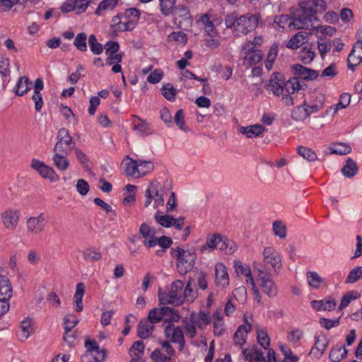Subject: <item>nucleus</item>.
I'll list each match as a JSON object with an SVG mask.
<instances>
[{
  "label": "nucleus",
  "mask_w": 362,
  "mask_h": 362,
  "mask_svg": "<svg viewBox=\"0 0 362 362\" xmlns=\"http://www.w3.org/2000/svg\"><path fill=\"white\" fill-rule=\"evenodd\" d=\"M299 9L295 11L294 25L297 28H308L317 21V13L325 12L327 5L324 0H304L298 2Z\"/></svg>",
  "instance_id": "nucleus-1"
},
{
  "label": "nucleus",
  "mask_w": 362,
  "mask_h": 362,
  "mask_svg": "<svg viewBox=\"0 0 362 362\" xmlns=\"http://www.w3.org/2000/svg\"><path fill=\"white\" fill-rule=\"evenodd\" d=\"M259 20L258 16L250 13L238 16L237 12H232L225 16V24L227 28L232 30L235 36H240L255 30Z\"/></svg>",
  "instance_id": "nucleus-2"
},
{
  "label": "nucleus",
  "mask_w": 362,
  "mask_h": 362,
  "mask_svg": "<svg viewBox=\"0 0 362 362\" xmlns=\"http://www.w3.org/2000/svg\"><path fill=\"white\" fill-rule=\"evenodd\" d=\"M171 255L177 259V269L182 275L192 270L197 260V253L191 250H184L180 247H172Z\"/></svg>",
  "instance_id": "nucleus-3"
},
{
  "label": "nucleus",
  "mask_w": 362,
  "mask_h": 362,
  "mask_svg": "<svg viewBox=\"0 0 362 362\" xmlns=\"http://www.w3.org/2000/svg\"><path fill=\"white\" fill-rule=\"evenodd\" d=\"M57 142L54 146L53 151H59L69 155L72 148H75V141L70 136L68 130L65 128H61L57 133Z\"/></svg>",
  "instance_id": "nucleus-4"
},
{
  "label": "nucleus",
  "mask_w": 362,
  "mask_h": 362,
  "mask_svg": "<svg viewBox=\"0 0 362 362\" xmlns=\"http://www.w3.org/2000/svg\"><path fill=\"white\" fill-rule=\"evenodd\" d=\"M267 358L268 360L264 356L262 350L256 348H252L250 351L248 349H243L242 351L243 355L246 360L250 362H276L275 351L273 349H267Z\"/></svg>",
  "instance_id": "nucleus-5"
},
{
  "label": "nucleus",
  "mask_w": 362,
  "mask_h": 362,
  "mask_svg": "<svg viewBox=\"0 0 362 362\" xmlns=\"http://www.w3.org/2000/svg\"><path fill=\"white\" fill-rule=\"evenodd\" d=\"M284 80L285 77L281 73L274 72L265 85V88L268 91H272L274 95L280 96L284 93Z\"/></svg>",
  "instance_id": "nucleus-6"
},
{
  "label": "nucleus",
  "mask_w": 362,
  "mask_h": 362,
  "mask_svg": "<svg viewBox=\"0 0 362 362\" xmlns=\"http://www.w3.org/2000/svg\"><path fill=\"white\" fill-rule=\"evenodd\" d=\"M167 338H170V341L180 346L182 351L185 344V340L182 328L180 326L175 327L173 324H168L164 330Z\"/></svg>",
  "instance_id": "nucleus-7"
},
{
  "label": "nucleus",
  "mask_w": 362,
  "mask_h": 362,
  "mask_svg": "<svg viewBox=\"0 0 362 362\" xmlns=\"http://www.w3.org/2000/svg\"><path fill=\"white\" fill-rule=\"evenodd\" d=\"M362 62V40H358L354 45L347 58V67L352 71Z\"/></svg>",
  "instance_id": "nucleus-8"
},
{
  "label": "nucleus",
  "mask_w": 362,
  "mask_h": 362,
  "mask_svg": "<svg viewBox=\"0 0 362 362\" xmlns=\"http://www.w3.org/2000/svg\"><path fill=\"white\" fill-rule=\"evenodd\" d=\"M31 167L37 170L42 177L49 179L51 182L59 180V176L56 174L54 169L52 167L46 165L43 162L39 160L33 159Z\"/></svg>",
  "instance_id": "nucleus-9"
},
{
  "label": "nucleus",
  "mask_w": 362,
  "mask_h": 362,
  "mask_svg": "<svg viewBox=\"0 0 362 362\" xmlns=\"http://www.w3.org/2000/svg\"><path fill=\"white\" fill-rule=\"evenodd\" d=\"M158 298L159 305L165 306L170 304L173 306H180L183 304V298L175 297L169 291H163L161 288H158Z\"/></svg>",
  "instance_id": "nucleus-10"
},
{
  "label": "nucleus",
  "mask_w": 362,
  "mask_h": 362,
  "mask_svg": "<svg viewBox=\"0 0 362 362\" xmlns=\"http://www.w3.org/2000/svg\"><path fill=\"white\" fill-rule=\"evenodd\" d=\"M122 15L126 23L124 30L132 31L139 22L141 15L140 11L136 8H130L126 9Z\"/></svg>",
  "instance_id": "nucleus-11"
},
{
  "label": "nucleus",
  "mask_w": 362,
  "mask_h": 362,
  "mask_svg": "<svg viewBox=\"0 0 362 362\" xmlns=\"http://www.w3.org/2000/svg\"><path fill=\"white\" fill-rule=\"evenodd\" d=\"M292 70L295 75L305 81H313L319 76L317 71L307 68L300 64L292 66Z\"/></svg>",
  "instance_id": "nucleus-12"
},
{
  "label": "nucleus",
  "mask_w": 362,
  "mask_h": 362,
  "mask_svg": "<svg viewBox=\"0 0 362 362\" xmlns=\"http://www.w3.org/2000/svg\"><path fill=\"white\" fill-rule=\"evenodd\" d=\"M1 216L3 224L6 229L15 230L19 221V214L17 211L6 210L1 214Z\"/></svg>",
  "instance_id": "nucleus-13"
},
{
  "label": "nucleus",
  "mask_w": 362,
  "mask_h": 362,
  "mask_svg": "<svg viewBox=\"0 0 362 362\" xmlns=\"http://www.w3.org/2000/svg\"><path fill=\"white\" fill-rule=\"evenodd\" d=\"M216 283L220 288H225L229 284V276L226 266L222 263H218L215 266Z\"/></svg>",
  "instance_id": "nucleus-14"
},
{
  "label": "nucleus",
  "mask_w": 362,
  "mask_h": 362,
  "mask_svg": "<svg viewBox=\"0 0 362 362\" xmlns=\"http://www.w3.org/2000/svg\"><path fill=\"white\" fill-rule=\"evenodd\" d=\"M315 345L312 347L309 354H312L315 358H320L328 346L329 341L325 335L315 336Z\"/></svg>",
  "instance_id": "nucleus-15"
},
{
  "label": "nucleus",
  "mask_w": 362,
  "mask_h": 362,
  "mask_svg": "<svg viewBox=\"0 0 362 362\" xmlns=\"http://www.w3.org/2000/svg\"><path fill=\"white\" fill-rule=\"evenodd\" d=\"M46 222L42 214L37 217H30L27 222L28 230L34 234H38L44 230Z\"/></svg>",
  "instance_id": "nucleus-16"
},
{
  "label": "nucleus",
  "mask_w": 362,
  "mask_h": 362,
  "mask_svg": "<svg viewBox=\"0 0 362 362\" xmlns=\"http://www.w3.org/2000/svg\"><path fill=\"white\" fill-rule=\"evenodd\" d=\"M195 314L192 313L190 315V319L188 320L187 317L182 320L183 327L186 331V334L190 339H193L197 334L196 326L200 329H203L202 325L199 323V320H194Z\"/></svg>",
  "instance_id": "nucleus-17"
},
{
  "label": "nucleus",
  "mask_w": 362,
  "mask_h": 362,
  "mask_svg": "<svg viewBox=\"0 0 362 362\" xmlns=\"http://www.w3.org/2000/svg\"><path fill=\"white\" fill-rule=\"evenodd\" d=\"M266 128L262 124H252L247 127H241L239 132L245 134L248 138L257 137L266 132Z\"/></svg>",
  "instance_id": "nucleus-18"
},
{
  "label": "nucleus",
  "mask_w": 362,
  "mask_h": 362,
  "mask_svg": "<svg viewBox=\"0 0 362 362\" xmlns=\"http://www.w3.org/2000/svg\"><path fill=\"white\" fill-rule=\"evenodd\" d=\"M31 81L26 76L20 77L13 88V92L16 95L23 96L31 89Z\"/></svg>",
  "instance_id": "nucleus-19"
},
{
  "label": "nucleus",
  "mask_w": 362,
  "mask_h": 362,
  "mask_svg": "<svg viewBox=\"0 0 362 362\" xmlns=\"http://www.w3.org/2000/svg\"><path fill=\"white\" fill-rule=\"evenodd\" d=\"M309 33L300 31L294 35L288 42L286 47L291 49H297L303 45L308 40Z\"/></svg>",
  "instance_id": "nucleus-20"
},
{
  "label": "nucleus",
  "mask_w": 362,
  "mask_h": 362,
  "mask_svg": "<svg viewBox=\"0 0 362 362\" xmlns=\"http://www.w3.org/2000/svg\"><path fill=\"white\" fill-rule=\"evenodd\" d=\"M294 15L295 12L289 15H280L276 16L274 18V23H276L279 28L284 29L286 26L291 28L293 29H307L306 28H297V26L294 25Z\"/></svg>",
  "instance_id": "nucleus-21"
},
{
  "label": "nucleus",
  "mask_w": 362,
  "mask_h": 362,
  "mask_svg": "<svg viewBox=\"0 0 362 362\" xmlns=\"http://www.w3.org/2000/svg\"><path fill=\"white\" fill-rule=\"evenodd\" d=\"M173 244L172 239L166 235H162L160 238H153V240H144V245L148 247H153L158 245L162 248L167 250Z\"/></svg>",
  "instance_id": "nucleus-22"
},
{
  "label": "nucleus",
  "mask_w": 362,
  "mask_h": 362,
  "mask_svg": "<svg viewBox=\"0 0 362 362\" xmlns=\"http://www.w3.org/2000/svg\"><path fill=\"white\" fill-rule=\"evenodd\" d=\"M261 286L263 292L268 296L274 297L277 295V287L269 276H261Z\"/></svg>",
  "instance_id": "nucleus-23"
},
{
  "label": "nucleus",
  "mask_w": 362,
  "mask_h": 362,
  "mask_svg": "<svg viewBox=\"0 0 362 362\" xmlns=\"http://www.w3.org/2000/svg\"><path fill=\"white\" fill-rule=\"evenodd\" d=\"M199 22L204 25V29L209 36L214 37L218 35V32L214 26V22L211 21V14L208 13L202 14Z\"/></svg>",
  "instance_id": "nucleus-24"
},
{
  "label": "nucleus",
  "mask_w": 362,
  "mask_h": 362,
  "mask_svg": "<svg viewBox=\"0 0 362 362\" xmlns=\"http://www.w3.org/2000/svg\"><path fill=\"white\" fill-rule=\"evenodd\" d=\"M13 294V289L9 279L0 275V298L9 300Z\"/></svg>",
  "instance_id": "nucleus-25"
},
{
  "label": "nucleus",
  "mask_w": 362,
  "mask_h": 362,
  "mask_svg": "<svg viewBox=\"0 0 362 362\" xmlns=\"http://www.w3.org/2000/svg\"><path fill=\"white\" fill-rule=\"evenodd\" d=\"M154 329V326L148 320H142L137 325V336L143 339L148 338Z\"/></svg>",
  "instance_id": "nucleus-26"
},
{
  "label": "nucleus",
  "mask_w": 362,
  "mask_h": 362,
  "mask_svg": "<svg viewBox=\"0 0 362 362\" xmlns=\"http://www.w3.org/2000/svg\"><path fill=\"white\" fill-rule=\"evenodd\" d=\"M127 159H129V162L126 163V168L124 169V173L127 176H131L134 177H139L141 176L139 175V160H136L132 158H130L129 156H127Z\"/></svg>",
  "instance_id": "nucleus-27"
},
{
  "label": "nucleus",
  "mask_w": 362,
  "mask_h": 362,
  "mask_svg": "<svg viewBox=\"0 0 362 362\" xmlns=\"http://www.w3.org/2000/svg\"><path fill=\"white\" fill-rule=\"evenodd\" d=\"M162 310L164 311L165 322L173 324V322H176L180 320V315L177 310L168 306H162Z\"/></svg>",
  "instance_id": "nucleus-28"
},
{
  "label": "nucleus",
  "mask_w": 362,
  "mask_h": 362,
  "mask_svg": "<svg viewBox=\"0 0 362 362\" xmlns=\"http://www.w3.org/2000/svg\"><path fill=\"white\" fill-rule=\"evenodd\" d=\"M348 351L346 349L345 346H339L337 344L329 353V358L333 362H339L347 355Z\"/></svg>",
  "instance_id": "nucleus-29"
},
{
  "label": "nucleus",
  "mask_w": 362,
  "mask_h": 362,
  "mask_svg": "<svg viewBox=\"0 0 362 362\" xmlns=\"http://www.w3.org/2000/svg\"><path fill=\"white\" fill-rule=\"evenodd\" d=\"M263 57V54L261 50L255 49L252 52H246L244 60L247 66H252L253 65L259 63Z\"/></svg>",
  "instance_id": "nucleus-30"
},
{
  "label": "nucleus",
  "mask_w": 362,
  "mask_h": 362,
  "mask_svg": "<svg viewBox=\"0 0 362 362\" xmlns=\"http://www.w3.org/2000/svg\"><path fill=\"white\" fill-rule=\"evenodd\" d=\"M55 153L53 156L54 165L57 169L62 171L66 170L69 165V162L66 158L67 155L59 151H54Z\"/></svg>",
  "instance_id": "nucleus-31"
},
{
  "label": "nucleus",
  "mask_w": 362,
  "mask_h": 362,
  "mask_svg": "<svg viewBox=\"0 0 362 362\" xmlns=\"http://www.w3.org/2000/svg\"><path fill=\"white\" fill-rule=\"evenodd\" d=\"M221 239L222 236L220 234H214L208 237L206 243L200 247L201 252H203L208 249H219Z\"/></svg>",
  "instance_id": "nucleus-32"
},
{
  "label": "nucleus",
  "mask_w": 362,
  "mask_h": 362,
  "mask_svg": "<svg viewBox=\"0 0 362 362\" xmlns=\"http://www.w3.org/2000/svg\"><path fill=\"white\" fill-rule=\"evenodd\" d=\"M85 292V286L83 283H78L76 285V290L74 294V303L76 305V312H81L83 309V297Z\"/></svg>",
  "instance_id": "nucleus-33"
},
{
  "label": "nucleus",
  "mask_w": 362,
  "mask_h": 362,
  "mask_svg": "<svg viewBox=\"0 0 362 362\" xmlns=\"http://www.w3.org/2000/svg\"><path fill=\"white\" fill-rule=\"evenodd\" d=\"M78 320L76 315L74 314L66 315L64 318V339L67 343H70L71 341L67 339V333L70 332L71 329L78 324Z\"/></svg>",
  "instance_id": "nucleus-34"
},
{
  "label": "nucleus",
  "mask_w": 362,
  "mask_h": 362,
  "mask_svg": "<svg viewBox=\"0 0 362 362\" xmlns=\"http://www.w3.org/2000/svg\"><path fill=\"white\" fill-rule=\"evenodd\" d=\"M175 4L176 0H159L161 14L165 17L173 15Z\"/></svg>",
  "instance_id": "nucleus-35"
},
{
  "label": "nucleus",
  "mask_w": 362,
  "mask_h": 362,
  "mask_svg": "<svg viewBox=\"0 0 362 362\" xmlns=\"http://www.w3.org/2000/svg\"><path fill=\"white\" fill-rule=\"evenodd\" d=\"M341 172L346 177L350 178L357 173L358 166L352 158H349L346 161V164L341 168Z\"/></svg>",
  "instance_id": "nucleus-36"
},
{
  "label": "nucleus",
  "mask_w": 362,
  "mask_h": 362,
  "mask_svg": "<svg viewBox=\"0 0 362 362\" xmlns=\"http://www.w3.org/2000/svg\"><path fill=\"white\" fill-rule=\"evenodd\" d=\"M306 100L300 105L295 107L291 112V117L296 121H303L308 117V112L305 110Z\"/></svg>",
  "instance_id": "nucleus-37"
},
{
  "label": "nucleus",
  "mask_w": 362,
  "mask_h": 362,
  "mask_svg": "<svg viewBox=\"0 0 362 362\" xmlns=\"http://www.w3.org/2000/svg\"><path fill=\"white\" fill-rule=\"evenodd\" d=\"M315 57V53L313 50L312 47H308L307 46L303 47L299 52V58L304 64H310Z\"/></svg>",
  "instance_id": "nucleus-38"
},
{
  "label": "nucleus",
  "mask_w": 362,
  "mask_h": 362,
  "mask_svg": "<svg viewBox=\"0 0 362 362\" xmlns=\"http://www.w3.org/2000/svg\"><path fill=\"white\" fill-rule=\"evenodd\" d=\"M325 98L322 95H319L316 97V100L314 104L308 105L306 104L305 107L306 112H308V117L313 113H316L323 108Z\"/></svg>",
  "instance_id": "nucleus-39"
},
{
  "label": "nucleus",
  "mask_w": 362,
  "mask_h": 362,
  "mask_svg": "<svg viewBox=\"0 0 362 362\" xmlns=\"http://www.w3.org/2000/svg\"><path fill=\"white\" fill-rule=\"evenodd\" d=\"M164 319V311L160 308H154L151 309L148 314V321L151 324H156Z\"/></svg>",
  "instance_id": "nucleus-40"
},
{
  "label": "nucleus",
  "mask_w": 362,
  "mask_h": 362,
  "mask_svg": "<svg viewBox=\"0 0 362 362\" xmlns=\"http://www.w3.org/2000/svg\"><path fill=\"white\" fill-rule=\"evenodd\" d=\"M122 14H117L112 18L110 25L113 29V32L115 33V35H117V32L128 31L127 30H124V28L126 27V23L125 21H122Z\"/></svg>",
  "instance_id": "nucleus-41"
},
{
  "label": "nucleus",
  "mask_w": 362,
  "mask_h": 362,
  "mask_svg": "<svg viewBox=\"0 0 362 362\" xmlns=\"http://www.w3.org/2000/svg\"><path fill=\"white\" fill-rule=\"evenodd\" d=\"M162 95L169 101H174L177 93L176 89L170 83H164L161 88Z\"/></svg>",
  "instance_id": "nucleus-42"
},
{
  "label": "nucleus",
  "mask_w": 362,
  "mask_h": 362,
  "mask_svg": "<svg viewBox=\"0 0 362 362\" xmlns=\"http://www.w3.org/2000/svg\"><path fill=\"white\" fill-rule=\"evenodd\" d=\"M331 153L337 155H346L351 152V147L344 143H337L330 147Z\"/></svg>",
  "instance_id": "nucleus-43"
},
{
  "label": "nucleus",
  "mask_w": 362,
  "mask_h": 362,
  "mask_svg": "<svg viewBox=\"0 0 362 362\" xmlns=\"http://www.w3.org/2000/svg\"><path fill=\"white\" fill-rule=\"evenodd\" d=\"M160 211H157L154 218L156 222L163 227L170 228L172 226L173 216L170 215H160Z\"/></svg>",
  "instance_id": "nucleus-44"
},
{
  "label": "nucleus",
  "mask_w": 362,
  "mask_h": 362,
  "mask_svg": "<svg viewBox=\"0 0 362 362\" xmlns=\"http://www.w3.org/2000/svg\"><path fill=\"white\" fill-rule=\"evenodd\" d=\"M237 249L236 244L228 238L223 239L222 238L221 244L219 245V249L221 251H225L226 253L232 254Z\"/></svg>",
  "instance_id": "nucleus-45"
},
{
  "label": "nucleus",
  "mask_w": 362,
  "mask_h": 362,
  "mask_svg": "<svg viewBox=\"0 0 362 362\" xmlns=\"http://www.w3.org/2000/svg\"><path fill=\"white\" fill-rule=\"evenodd\" d=\"M298 153L308 161H314L317 159V154L314 151L303 146L298 148Z\"/></svg>",
  "instance_id": "nucleus-46"
},
{
  "label": "nucleus",
  "mask_w": 362,
  "mask_h": 362,
  "mask_svg": "<svg viewBox=\"0 0 362 362\" xmlns=\"http://www.w3.org/2000/svg\"><path fill=\"white\" fill-rule=\"evenodd\" d=\"M88 44L91 52L94 54H100L103 51L102 44L98 42L95 35L92 34L88 37Z\"/></svg>",
  "instance_id": "nucleus-47"
},
{
  "label": "nucleus",
  "mask_w": 362,
  "mask_h": 362,
  "mask_svg": "<svg viewBox=\"0 0 362 362\" xmlns=\"http://www.w3.org/2000/svg\"><path fill=\"white\" fill-rule=\"evenodd\" d=\"M86 40V34L85 33H80L76 36L74 45L79 51L86 52L87 50Z\"/></svg>",
  "instance_id": "nucleus-48"
},
{
  "label": "nucleus",
  "mask_w": 362,
  "mask_h": 362,
  "mask_svg": "<svg viewBox=\"0 0 362 362\" xmlns=\"http://www.w3.org/2000/svg\"><path fill=\"white\" fill-rule=\"evenodd\" d=\"M136 119L138 120L137 122L135 119L133 121L134 129L137 130L141 136L149 134L151 133L149 124L145 121L141 120L139 117H136Z\"/></svg>",
  "instance_id": "nucleus-49"
},
{
  "label": "nucleus",
  "mask_w": 362,
  "mask_h": 362,
  "mask_svg": "<svg viewBox=\"0 0 362 362\" xmlns=\"http://www.w3.org/2000/svg\"><path fill=\"white\" fill-rule=\"evenodd\" d=\"M257 338L259 344L264 349H269L270 346V338L266 330L264 329H258L257 331Z\"/></svg>",
  "instance_id": "nucleus-50"
},
{
  "label": "nucleus",
  "mask_w": 362,
  "mask_h": 362,
  "mask_svg": "<svg viewBox=\"0 0 362 362\" xmlns=\"http://www.w3.org/2000/svg\"><path fill=\"white\" fill-rule=\"evenodd\" d=\"M362 278V266L356 267L349 272L346 284H354Z\"/></svg>",
  "instance_id": "nucleus-51"
},
{
  "label": "nucleus",
  "mask_w": 362,
  "mask_h": 362,
  "mask_svg": "<svg viewBox=\"0 0 362 362\" xmlns=\"http://www.w3.org/2000/svg\"><path fill=\"white\" fill-rule=\"evenodd\" d=\"M83 257L85 261L95 262L102 258V254L95 250L88 249L83 252Z\"/></svg>",
  "instance_id": "nucleus-52"
},
{
  "label": "nucleus",
  "mask_w": 362,
  "mask_h": 362,
  "mask_svg": "<svg viewBox=\"0 0 362 362\" xmlns=\"http://www.w3.org/2000/svg\"><path fill=\"white\" fill-rule=\"evenodd\" d=\"M85 347L86 348L87 351L86 353L81 356V360L83 362H86V360L88 359L90 356H92L94 349H98V345L95 340L91 341L88 339L85 341Z\"/></svg>",
  "instance_id": "nucleus-53"
},
{
  "label": "nucleus",
  "mask_w": 362,
  "mask_h": 362,
  "mask_svg": "<svg viewBox=\"0 0 362 362\" xmlns=\"http://www.w3.org/2000/svg\"><path fill=\"white\" fill-rule=\"evenodd\" d=\"M308 283L310 286L318 288L324 279L316 272H310L308 275Z\"/></svg>",
  "instance_id": "nucleus-54"
},
{
  "label": "nucleus",
  "mask_w": 362,
  "mask_h": 362,
  "mask_svg": "<svg viewBox=\"0 0 362 362\" xmlns=\"http://www.w3.org/2000/svg\"><path fill=\"white\" fill-rule=\"evenodd\" d=\"M117 0H103L98 7L97 8L95 13L98 16L101 15V11L112 9L117 5Z\"/></svg>",
  "instance_id": "nucleus-55"
},
{
  "label": "nucleus",
  "mask_w": 362,
  "mask_h": 362,
  "mask_svg": "<svg viewBox=\"0 0 362 362\" xmlns=\"http://www.w3.org/2000/svg\"><path fill=\"white\" fill-rule=\"evenodd\" d=\"M168 38L169 41H175L181 44H186L187 42V35L181 31L171 33Z\"/></svg>",
  "instance_id": "nucleus-56"
},
{
  "label": "nucleus",
  "mask_w": 362,
  "mask_h": 362,
  "mask_svg": "<svg viewBox=\"0 0 362 362\" xmlns=\"http://www.w3.org/2000/svg\"><path fill=\"white\" fill-rule=\"evenodd\" d=\"M273 230L274 234L280 238H284L286 235V228L281 221H276L273 223Z\"/></svg>",
  "instance_id": "nucleus-57"
},
{
  "label": "nucleus",
  "mask_w": 362,
  "mask_h": 362,
  "mask_svg": "<svg viewBox=\"0 0 362 362\" xmlns=\"http://www.w3.org/2000/svg\"><path fill=\"white\" fill-rule=\"evenodd\" d=\"M75 150V155H76V157L77 158V160H78V162L80 163V164L82 165V167L87 170L88 169V163L89 162V158H88V156L85 154V153L81 150L80 148H74Z\"/></svg>",
  "instance_id": "nucleus-58"
},
{
  "label": "nucleus",
  "mask_w": 362,
  "mask_h": 362,
  "mask_svg": "<svg viewBox=\"0 0 362 362\" xmlns=\"http://www.w3.org/2000/svg\"><path fill=\"white\" fill-rule=\"evenodd\" d=\"M184 283L180 280H175L171 285L169 292L177 298H182L180 292L183 289Z\"/></svg>",
  "instance_id": "nucleus-59"
},
{
  "label": "nucleus",
  "mask_w": 362,
  "mask_h": 362,
  "mask_svg": "<svg viewBox=\"0 0 362 362\" xmlns=\"http://www.w3.org/2000/svg\"><path fill=\"white\" fill-rule=\"evenodd\" d=\"M303 336V332L299 329H294L289 332L287 335V339L291 343L296 344Z\"/></svg>",
  "instance_id": "nucleus-60"
},
{
  "label": "nucleus",
  "mask_w": 362,
  "mask_h": 362,
  "mask_svg": "<svg viewBox=\"0 0 362 362\" xmlns=\"http://www.w3.org/2000/svg\"><path fill=\"white\" fill-rule=\"evenodd\" d=\"M351 100V95L349 93H342L340 96L339 102L336 105V107L334 108V113H336L339 108H345L346 107Z\"/></svg>",
  "instance_id": "nucleus-61"
},
{
  "label": "nucleus",
  "mask_w": 362,
  "mask_h": 362,
  "mask_svg": "<svg viewBox=\"0 0 362 362\" xmlns=\"http://www.w3.org/2000/svg\"><path fill=\"white\" fill-rule=\"evenodd\" d=\"M139 175H145L154 169V165L152 162L139 160Z\"/></svg>",
  "instance_id": "nucleus-62"
},
{
  "label": "nucleus",
  "mask_w": 362,
  "mask_h": 362,
  "mask_svg": "<svg viewBox=\"0 0 362 362\" xmlns=\"http://www.w3.org/2000/svg\"><path fill=\"white\" fill-rule=\"evenodd\" d=\"M175 122L176 125L182 130L185 131L187 129V126L185 124V116L183 113V110L182 109H180L177 111L175 113Z\"/></svg>",
  "instance_id": "nucleus-63"
},
{
  "label": "nucleus",
  "mask_w": 362,
  "mask_h": 362,
  "mask_svg": "<svg viewBox=\"0 0 362 362\" xmlns=\"http://www.w3.org/2000/svg\"><path fill=\"white\" fill-rule=\"evenodd\" d=\"M163 76V73L160 69H156L152 71L147 77V81L152 84L160 82Z\"/></svg>",
  "instance_id": "nucleus-64"
}]
</instances>
